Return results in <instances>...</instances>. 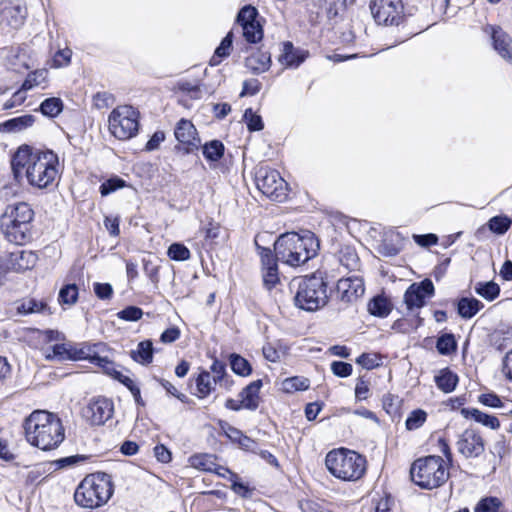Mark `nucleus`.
Here are the masks:
<instances>
[{"label":"nucleus","instance_id":"nucleus-1","mask_svg":"<svg viewBox=\"0 0 512 512\" xmlns=\"http://www.w3.org/2000/svg\"><path fill=\"white\" fill-rule=\"evenodd\" d=\"M11 168L17 181L26 178L31 186L45 189L53 184L59 174V160L52 151L33 152L24 145L13 154Z\"/></svg>","mask_w":512,"mask_h":512},{"label":"nucleus","instance_id":"nucleus-2","mask_svg":"<svg viewBox=\"0 0 512 512\" xmlns=\"http://www.w3.org/2000/svg\"><path fill=\"white\" fill-rule=\"evenodd\" d=\"M27 441L41 450H51L64 440L61 420L53 413L36 410L25 421Z\"/></svg>","mask_w":512,"mask_h":512},{"label":"nucleus","instance_id":"nucleus-3","mask_svg":"<svg viewBox=\"0 0 512 512\" xmlns=\"http://www.w3.org/2000/svg\"><path fill=\"white\" fill-rule=\"evenodd\" d=\"M319 249V242L310 231L302 234L288 232L278 237L274 244L278 261L291 267H298L313 258Z\"/></svg>","mask_w":512,"mask_h":512},{"label":"nucleus","instance_id":"nucleus-4","mask_svg":"<svg viewBox=\"0 0 512 512\" xmlns=\"http://www.w3.org/2000/svg\"><path fill=\"white\" fill-rule=\"evenodd\" d=\"M34 211L26 202H15L6 206L0 219V227L6 238L22 245L31 237V222Z\"/></svg>","mask_w":512,"mask_h":512},{"label":"nucleus","instance_id":"nucleus-5","mask_svg":"<svg viewBox=\"0 0 512 512\" xmlns=\"http://www.w3.org/2000/svg\"><path fill=\"white\" fill-rule=\"evenodd\" d=\"M113 494V484L108 474L98 472L87 475L74 493L75 503L83 508L94 509L103 506Z\"/></svg>","mask_w":512,"mask_h":512},{"label":"nucleus","instance_id":"nucleus-6","mask_svg":"<svg viewBox=\"0 0 512 512\" xmlns=\"http://www.w3.org/2000/svg\"><path fill=\"white\" fill-rule=\"evenodd\" d=\"M328 471L343 481H357L366 471V459L355 451L339 448L325 458Z\"/></svg>","mask_w":512,"mask_h":512},{"label":"nucleus","instance_id":"nucleus-7","mask_svg":"<svg viewBox=\"0 0 512 512\" xmlns=\"http://www.w3.org/2000/svg\"><path fill=\"white\" fill-rule=\"evenodd\" d=\"M414 483L424 489H434L444 484L449 472L440 456H428L416 460L410 470Z\"/></svg>","mask_w":512,"mask_h":512},{"label":"nucleus","instance_id":"nucleus-8","mask_svg":"<svg viewBox=\"0 0 512 512\" xmlns=\"http://www.w3.org/2000/svg\"><path fill=\"white\" fill-rule=\"evenodd\" d=\"M326 284L321 277L310 276L298 282L295 305L306 311H316L327 302Z\"/></svg>","mask_w":512,"mask_h":512},{"label":"nucleus","instance_id":"nucleus-9","mask_svg":"<svg viewBox=\"0 0 512 512\" xmlns=\"http://www.w3.org/2000/svg\"><path fill=\"white\" fill-rule=\"evenodd\" d=\"M109 131L119 140H128L136 136L139 129V112L131 105L114 108L108 117Z\"/></svg>","mask_w":512,"mask_h":512},{"label":"nucleus","instance_id":"nucleus-10","mask_svg":"<svg viewBox=\"0 0 512 512\" xmlns=\"http://www.w3.org/2000/svg\"><path fill=\"white\" fill-rule=\"evenodd\" d=\"M257 188L268 198L282 201L287 195V183L277 170L260 167L255 175Z\"/></svg>","mask_w":512,"mask_h":512},{"label":"nucleus","instance_id":"nucleus-11","mask_svg":"<svg viewBox=\"0 0 512 512\" xmlns=\"http://www.w3.org/2000/svg\"><path fill=\"white\" fill-rule=\"evenodd\" d=\"M369 8L375 22L379 25H399L403 18L402 0H370Z\"/></svg>","mask_w":512,"mask_h":512},{"label":"nucleus","instance_id":"nucleus-12","mask_svg":"<svg viewBox=\"0 0 512 512\" xmlns=\"http://www.w3.org/2000/svg\"><path fill=\"white\" fill-rule=\"evenodd\" d=\"M456 448L465 458H477L484 452L485 443L478 431L468 428L458 436Z\"/></svg>","mask_w":512,"mask_h":512},{"label":"nucleus","instance_id":"nucleus-13","mask_svg":"<svg viewBox=\"0 0 512 512\" xmlns=\"http://www.w3.org/2000/svg\"><path fill=\"white\" fill-rule=\"evenodd\" d=\"M114 412L113 402L104 397L92 399L83 409L84 418L93 425H102Z\"/></svg>","mask_w":512,"mask_h":512},{"label":"nucleus","instance_id":"nucleus-14","mask_svg":"<svg viewBox=\"0 0 512 512\" xmlns=\"http://www.w3.org/2000/svg\"><path fill=\"white\" fill-rule=\"evenodd\" d=\"M434 295V285L430 279L411 284L404 294V301L409 310L419 309L425 305L427 298Z\"/></svg>","mask_w":512,"mask_h":512},{"label":"nucleus","instance_id":"nucleus-15","mask_svg":"<svg viewBox=\"0 0 512 512\" xmlns=\"http://www.w3.org/2000/svg\"><path fill=\"white\" fill-rule=\"evenodd\" d=\"M177 141L187 153L197 150L201 144L197 130L193 123L186 119L178 121L174 131Z\"/></svg>","mask_w":512,"mask_h":512},{"label":"nucleus","instance_id":"nucleus-16","mask_svg":"<svg viewBox=\"0 0 512 512\" xmlns=\"http://www.w3.org/2000/svg\"><path fill=\"white\" fill-rule=\"evenodd\" d=\"M259 255L262 264V274L264 286L270 290L279 282L277 258L270 249L261 248L259 246Z\"/></svg>","mask_w":512,"mask_h":512},{"label":"nucleus","instance_id":"nucleus-17","mask_svg":"<svg viewBox=\"0 0 512 512\" xmlns=\"http://www.w3.org/2000/svg\"><path fill=\"white\" fill-rule=\"evenodd\" d=\"M485 32L490 34L497 53L504 60L512 63V38L499 26L488 25Z\"/></svg>","mask_w":512,"mask_h":512},{"label":"nucleus","instance_id":"nucleus-18","mask_svg":"<svg viewBox=\"0 0 512 512\" xmlns=\"http://www.w3.org/2000/svg\"><path fill=\"white\" fill-rule=\"evenodd\" d=\"M337 291L343 301L353 302L364 294V282L358 276L342 278L337 283Z\"/></svg>","mask_w":512,"mask_h":512},{"label":"nucleus","instance_id":"nucleus-19","mask_svg":"<svg viewBox=\"0 0 512 512\" xmlns=\"http://www.w3.org/2000/svg\"><path fill=\"white\" fill-rule=\"evenodd\" d=\"M90 348L91 351L89 352V356H87V360L90 363L102 368L105 373L108 371H113V365L115 363L112 362L107 355L108 348L106 344L102 342L93 343L90 344Z\"/></svg>","mask_w":512,"mask_h":512},{"label":"nucleus","instance_id":"nucleus-20","mask_svg":"<svg viewBox=\"0 0 512 512\" xmlns=\"http://www.w3.org/2000/svg\"><path fill=\"white\" fill-rule=\"evenodd\" d=\"M37 262V255L32 251H15L10 254V265L13 270L22 272L33 268Z\"/></svg>","mask_w":512,"mask_h":512},{"label":"nucleus","instance_id":"nucleus-21","mask_svg":"<svg viewBox=\"0 0 512 512\" xmlns=\"http://www.w3.org/2000/svg\"><path fill=\"white\" fill-rule=\"evenodd\" d=\"M262 387V380H255L247 385L239 394L243 405L247 410H256L259 406V392Z\"/></svg>","mask_w":512,"mask_h":512},{"label":"nucleus","instance_id":"nucleus-22","mask_svg":"<svg viewBox=\"0 0 512 512\" xmlns=\"http://www.w3.org/2000/svg\"><path fill=\"white\" fill-rule=\"evenodd\" d=\"M1 21H5L8 25L17 28L23 23L24 9L18 5L2 2L0 6Z\"/></svg>","mask_w":512,"mask_h":512},{"label":"nucleus","instance_id":"nucleus-23","mask_svg":"<svg viewBox=\"0 0 512 512\" xmlns=\"http://www.w3.org/2000/svg\"><path fill=\"white\" fill-rule=\"evenodd\" d=\"M307 58V53L303 50L295 49L289 42L283 46V52L279 57L281 64L289 68H296Z\"/></svg>","mask_w":512,"mask_h":512},{"label":"nucleus","instance_id":"nucleus-24","mask_svg":"<svg viewBox=\"0 0 512 512\" xmlns=\"http://www.w3.org/2000/svg\"><path fill=\"white\" fill-rule=\"evenodd\" d=\"M461 415L465 418H471L492 430H497L500 427V422L496 416L486 414L476 408H462Z\"/></svg>","mask_w":512,"mask_h":512},{"label":"nucleus","instance_id":"nucleus-25","mask_svg":"<svg viewBox=\"0 0 512 512\" xmlns=\"http://www.w3.org/2000/svg\"><path fill=\"white\" fill-rule=\"evenodd\" d=\"M35 122V117L30 114L22 115L9 119L0 124V131L17 133L31 127Z\"/></svg>","mask_w":512,"mask_h":512},{"label":"nucleus","instance_id":"nucleus-26","mask_svg":"<svg viewBox=\"0 0 512 512\" xmlns=\"http://www.w3.org/2000/svg\"><path fill=\"white\" fill-rule=\"evenodd\" d=\"M270 64L271 58L268 52L258 51L246 59V67L254 73H263L267 71Z\"/></svg>","mask_w":512,"mask_h":512},{"label":"nucleus","instance_id":"nucleus-27","mask_svg":"<svg viewBox=\"0 0 512 512\" xmlns=\"http://www.w3.org/2000/svg\"><path fill=\"white\" fill-rule=\"evenodd\" d=\"M16 310L18 314L28 315L33 313H48L51 314L50 308L43 300H36L33 298L24 299L17 303Z\"/></svg>","mask_w":512,"mask_h":512},{"label":"nucleus","instance_id":"nucleus-28","mask_svg":"<svg viewBox=\"0 0 512 512\" xmlns=\"http://www.w3.org/2000/svg\"><path fill=\"white\" fill-rule=\"evenodd\" d=\"M458 376L448 368L442 369L435 376L437 387L444 393H450L455 390L458 384Z\"/></svg>","mask_w":512,"mask_h":512},{"label":"nucleus","instance_id":"nucleus-29","mask_svg":"<svg viewBox=\"0 0 512 512\" xmlns=\"http://www.w3.org/2000/svg\"><path fill=\"white\" fill-rule=\"evenodd\" d=\"M216 456L207 453L194 454L189 457L188 463L191 467L203 471L212 472L215 469Z\"/></svg>","mask_w":512,"mask_h":512},{"label":"nucleus","instance_id":"nucleus-30","mask_svg":"<svg viewBox=\"0 0 512 512\" xmlns=\"http://www.w3.org/2000/svg\"><path fill=\"white\" fill-rule=\"evenodd\" d=\"M196 390L199 398L207 397L214 389L218 381L211 376L209 371H202L196 378Z\"/></svg>","mask_w":512,"mask_h":512},{"label":"nucleus","instance_id":"nucleus-31","mask_svg":"<svg viewBox=\"0 0 512 512\" xmlns=\"http://www.w3.org/2000/svg\"><path fill=\"white\" fill-rule=\"evenodd\" d=\"M483 307L484 304L476 298L463 297L458 301V313L465 319L472 318Z\"/></svg>","mask_w":512,"mask_h":512},{"label":"nucleus","instance_id":"nucleus-32","mask_svg":"<svg viewBox=\"0 0 512 512\" xmlns=\"http://www.w3.org/2000/svg\"><path fill=\"white\" fill-rule=\"evenodd\" d=\"M130 356L137 363L142 365L150 364L153 360L152 342L149 340L140 342L137 348L130 352Z\"/></svg>","mask_w":512,"mask_h":512},{"label":"nucleus","instance_id":"nucleus-33","mask_svg":"<svg viewBox=\"0 0 512 512\" xmlns=\"http://www.w3.org/2000/svg\"><path fill=\"white\" fill-rule=\"evenodd\" d=\"M475 292L487 301H493L500 294V287L493 281L477 282L474 286Z\"/></svg>","mask_w":512,"mask_h":512},{"label":"nucleus","instance_id":"nucleus-34","mask_svg":"<svg viewBox=\"0 0 512 512\" xmlns=\"http://www.w3.org/2000/svg\"><path fill=\"white\" fill-rule=\"evenodd\" d=\"M71 343L55 344L46 350V358L51 360H71Z\"/></svg>","mask_w":512,"mask_h":512},{"label":"nucleus","instance_id":"nucleus-35","mask_svg":"<svg viewBox=\"0 0 512 512\" xmlns=\"http://www.w3.org/2000/svg\"><path fill=\"white\" fill-rule=\"evenodd\" d=\"M474 512H508L504 509L503 503L497 497H485L481 499Z\"/></svg>","mask_w":512,"mask_h":512},{"label":"nucleus","instance_id":"nucleus-36","mask_svg":"<svg viewBox=\"0 0 512 512\" xmlns=\"http://www.w3.org/2000/svg\"><path fill=\"white\" fill-rule=\"evenodd\" d=\"M310 386V381L305 377L294 376L286 378L282 382V390L286 393H294L296 391L307 390Z\"/></svg>","mask_w":512,"mask_h":512},{"label":"nucleus","instance_id":"nucleus-37","mask_svg":"<svg viewBox=\"0 0 512 512\" xmlns=\"http://www.w3.org/2000/svg\"><path fill=\"white\" fill-rule=\"evenodd\" d=\"M316 4L325 10L329 18H333L344 11L346 7V0H315Z\"/></svg>","mask_w":512,"mask_h":512},{"label":"nucleus","instance_id":"nucleus-38","mask_svg":"<svg viewBox=\"0 0 512 512\" xmlns=\"http://www.w3.org/2000/svg\"><path fill=\"white\" fill-rule=\"evenodd\" d=\"M232 47V33H228L221 41L220 45L216 48L214 55L210 59V65L216 66L221 62V59L230 54Z\"/></svg>","mask_w":512,"mask_h":512},{"label":"nucleus","instance_id":"nucleus-39","mask_svg":"<svg viewBox=\"0 0 512 512\" xmlns=\"http://www.w3.org/2000/svg\"><path fill=\"white\" fill-rule=\"evenodd\" d=\"M224 154V145L219 140H212L203 145V155L208 161H218Z\"/></svg>","mask_w":512,"mask_h":512},{"label":"nucleus","instance_id":"nucleus-40","mask_svg":"<svg viewBox=\"0 0 512 512\" xmlns=\"http://www.w3.org/2000/svg\"><path fill=\"white\" fill-rule=\"evenodd\" d=\"M369 312L378 317H386L391 311L389 301L384 297H375L368 305Z\"/></svg>","mask_w":512,"mask_h":512},{"label":"nucleus","instance_id":"nucleus-41","mask_svg":"<svg viewBox=\"0 0 512 512\" xmlns=\"http://www.w3.org/2000/svg\"><path fill=\"white\" fill-rule=\"evenodd\" d=\"M63 110V102L60 98L45 99L40 105V111L48 117H56Z\"/></svg>","mask_w":512,"mask_h":512},{"label":"nucleus","instance_id":"nucleus-42","mask_svg":"<svg viewBox=\"0 0 512 512\" xmlns=\"http://www.w3.org/2000/svg\"><path fill=\"white\" fill-rule=\"evenodd\" d=\"M78 288L75 284H67L59 291L58 301L61 305L71 306L77 302Z\"/></svg>","mask_w":512,"mask_h":512},{"label":"nucleus","instance_id":"nucleus-43","mask_svg":"<svg viewBox=\"0 0 512 512\" xmlns=\"http://www.w3.org/2000/svg\"><path fill=\"white\" fill-rule=\"evenodd\" d=\"M457 344L453 334H443L436 343L437 351L442 355H449L456 350Z\"/></svg>","mask_w":512,"mask_h":512},{"label":"nucleus","instance_id":"nucleus-44","mask_svg":"<svg viewBox=\"0 0 512 512\" xmlns=\"http://www.w3.org/2000/svg\"><path fill=\"white\" fill-rule=\"evenodd\" d=\"M230 365L234 373L240 376H248L251 373V366L249 362L236 354L230 356Z\"/></svg>","mask_w":512,"mask_h":512},{"label":"nucleus","instance_id":"nucleus-45","mask_svg":"<svg viewBox=\"0 0 512 512\" xmlns=\"http://www.w3.org/2000/svg\"><path fill=\"white\" fill-rule=\"evenodd\" d=\"M86 460L84 455H72L64 458L57 459L53 462L49 463V468H53L54 470L65 469L68 467L76 466L77 464Z\"/></svg>","mask_w":512,"mask_h":512},{"label":"nucleus","instance_id":"nucleus-46","mask_svg":"<svg viewBox=\"0 0 512 512\" xmlns=\"http://www.w3.org/2000/svg\"><path fill=\"white\" fill-rule=\"evenodd\" d=\"M427 419V413L422 409L412 411L406 419V428L410 431L420 428Z\"/></svg>","mask_w":512,"mask_h":512},{"label":"nucleus","instance_id":"nucleus-47","mask_svg":"<svg viewBox=\"0 0 512 512\" xmlns=\"http://www.w3.org/2000/svg\"><path fill=\"white\" fill-rule=\"evenodd\" d=\"M167 255L175 261H185L191 256L189 249L181 243H173L169 246Z\"/></svg>","mask_w":512,"mask_h":512},{"label":"nucleus","instance_id":"nucleus-48","mask_svg":"<svg viewBox=\"0 0 512 512\" xmlns=\"http://www.w3.org/2000/svg\"><path fill=\"white\" fill-rule=\"evenodd\" d=\"M258 12L256 8L252 6L243 7L238 13L237 21L242 26H248L249 24L258 23L257 20Z\"/></svg>","mask_w":512,"mask_h":512},{"label":"nucleus","instance_id":"nucleus-49","mask_svg":"<svg viewBox=\"0 0 512 512\" xmlns=\"http://www.w3.org/2000/svg\"><path fill=\"white\" fill-rule=\"evenodd\" d=\"M512 221L507 216H495L488 222L489 229L496 234H504L511 226Z\"/></svg>","mask_w":512,"mask_h":512},{"label":"nucleus","instance_id":"nucleus-50","mask_svg":"<svg viewBox=\"0 0 512 512\" xmlns=\"http://www.w3.org/2000/svg\"><path fill=\"white\" fill-rule=\"evenodd\" d=\"M125 186H126V182L123 179H121L118 176H114V177L104 181L100 185L99 190H100V193L102 196H107Z\"/></svg>","mask_w":512,"mask_h":512},{"label":"nucleus","instance_id":"nucleus-51","mask_svg":"<svg viewBox=\"0 0 512 512\" xmlns=\"http://www.w3.org/2000/svg\"><path fill=\"white\" fill-rule=\"evenodd\" d=\"M242 30L244 38L250 43H256L263 37V30L259 22L242 27Z\"/></svg>","mask_w":512,"mask_h":512},{"label":"nucleus","instance_id":"nucleus-52","mask_svg":"<svg viewBox=\"0 0 512 512\" xmlns=\"http://www.w3.org/2000/svg\"><path fill=\"white\" fill-rule=\"evenodd\" d=\"M46 73L47 72L45 70H36L29 73L22 84V90L27 91L42 84L45 81Z\"/></svg>","mask_w":512,"mask_h":512},{"label":"nucleus","instance_id":"nucleus-53","mask_svg":"<svg viewBox=\"0 0 512 512\" xmlns=\"http://www.w3.org/2000/svg\"><path fill=\"white\" fill-rule=\"evenodd\" d=\"M51 468H49V463L40 464L31 469L26 476V482L28 484H34L40 482V479L47 473L51 472Z\"/></svg>","mask_w":512,"mask_h":512},{"label":"nucleus","instance_id":"nucleus-54","mask_svg":"<svg viewBox=\"0 0 512 512\" xmlns=\"http://www.w3.org/2000/svg\"><path fill=\"white\" fill-rule=\"evenodd\" d=\"M302 512H332L328 504L317 500H303L300 502Z\"/></svg>","mask_w":512,"mask_h":512},{"label":"nucleus","instance_id":"nucleus-55","mask_svg":"<svg viewBox=\"0 0 512 512\" xmlns=\"http://www.w3.org/2000/svg\"><path fill=\"white\" fill-rule=\"evenodd\" d=\"M244 120L246 121L247 127L250 131H260L263 129L261 116L254 113L251 108L245 110Z\"/></svg>","mask_w":512,"mask_h":512},{"label":"nucleus","instance_id":"nucleus-56","mask_svg":"<svg viewBox=\"0 0 512 512\" xmlns=\"http://www.w3.org/2000/svg\"><path fill=\"white\" fill-rule=\"evenodd\" d=\"M71 360H87L89 352L91 351L90 343L71 344Z\"/></svg>","mask_w":512,"mask_h":512},{"label":"nucleus","instance_id":"nucleus-57","mask_svg":"<svg viewBox=\"0 0 512 512\" xmlns=\"http://www.w3.org/2000/svg\"><path fill=\"white\" fill-rule=\"evenodd\" d=\"M142 316V309L136 306H128L117 313V317L125 321H138Z\"/></svg>","mask_w":512,"mask_h":512},{"label":"nucleus","instance_id":"nucleus-58","mask_svg":"<svg viewBox=\"0 0 512 512\" xmlns=\"http://www.w3.org/2000/svg\"><path fill=\"white\" fill-rule=\"evenodd\" d=\"M71 56L72 51L69 48L57 51L53 57L52 66L55 68H62L69 65Z\"/></svg>","mask_w":512,"mask_h":512},{"label":"nucleus","instance_id":"nucleus-59","mask_svg":"<svg viewBox=\"0 0 512 512\" xmlns=\"http://www.w3.org/2000/svg\"><path fill=\"white\" fill-rule=\"evenodd\" d=\"M209 372L211 373V376H213L218 381V383L222 384L223 381H225L226 366L223 362L215 359L210 366Z\"/></svg>","mask_w":512,"mask_h":512},{"label":"nucleus","instance_id":"nucleus-60","mask_svg":"<svg viewBox=\"0 0 512 512\" xmlns=\"http://www.w3.org/2000/svg\"><path fill=\"white\" fill-rule=\"evenodd\" d=\"M94 293L99 299L108 300L113 295V288L109 283H94Z\"/></svg>","mask_w":512,"mask_h":512},{"label":"nucleus","instance_id":"nucleus-61","mask_svg":"<svg viewBox=\"0 0 512 512\" xmlns=\"http://www.w3.org/2000/svg\"><path fill=\"white\" fill-rule=\"evenodd\" d=\"M352 365L342 361H334L331 364L332 372L339 377H348L352 373Z\"/></svg>","mask_w":512,"mask_h":512},{"label":"nucleus","instance_id":"nucleus-62","mask_svg":"<svg viewBox=\"0 0 512 512\" xmlns=\"http://www.w3.org/2000/svg\"><path fill=\"white\" fill-rule=\"evenodd\" d=\"M159 384L166 390V392L177 399H179L181 402L186 403L188 398L185 394L178 391V389L169 381L165 379H157Z\"/></svg>","mask_w":512,"mask_h":512},{"label":"nucleus","instance_id":"nucleus-63","mask_svg":"<svg viewBox=\"0 0 512 512\" xmlns=\"http://www.w3.org/2000/svg\"><path fill=\"white\" fill-rule=\"evenodd\" d=\"M479 402L485 406L492 408H500L502 407V401L494 393H485L479 396Z\"/></svg>","mask_w":512,"mask_h":512},{"label":"nucleus","instance_id":"nucleus-64","mask_svg":"<svg viewBox=\"0 0 512 512\" xmlns=\"http://www.w3.org/2000/svg\"><path fill=\"white\" fill-rule=\"evenodd\" d=\"M501 372L506 380L512 382V349L502 359Z\"/></svg>","mask_w":512,"mask_h":512}]
</instances>
